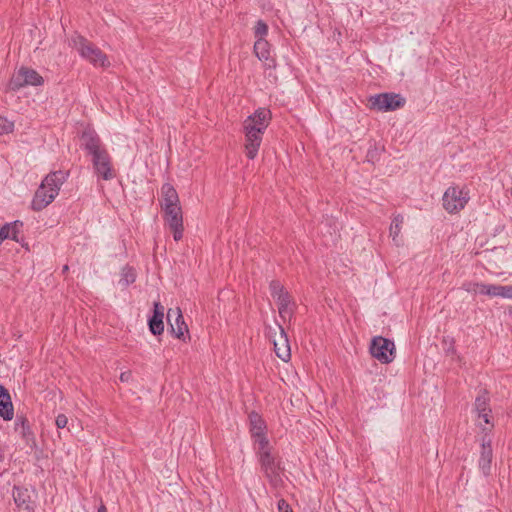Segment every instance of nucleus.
Wrapping results in <instances>:
<instances>
[{"label":"nucleus","instance_id":"nucleus-15","mask_svg":"<svg viewBox=\"0 0 512 512\" xmlns=\"http://www.w3.org/2000/svg\"><path fill=\"white\" fill-rule=\"evenodd\" d=\"M254 54L266 67H274L275 60L272 56L270 45L266 39L255 40Z\"/></svg>","mask_w":512,"mask_h":512},{"label":"nucleus","instance_id":"nucleus-10","mask_svg":"<svg viewBox=\"0 0 512 512\" xmlns=\"http://www.w3.org/2000/svg\"><path fill=\"white\" fill-rule=\"evenodd\" d=\"M258 461L261 470L269 481L273 484L277 483V481L280 480V472L283 469L281 467L280 460H277V457L273 452H269L268 454L260 457Z\"/></svg>","mask_w":512,"mask_h":512},{"label":"nucleus","instance_id":"nucleus-36","mask_svg":"<svg viewBox=\"0 0 512 512\" xmlns=\"http://www.w3.org/2000/svg\"><path fill=\"white\" fill-rule=\"evenodd\" d=\"M68 423V418L66 415L64 414H59L57 417H56V420H55V424L57 426L58 429H63L66 427Z\"/></svg>","mask_w":512,"mask_h":512},{"label":"nucleus","instance_id":"nucleus-19","mask_svg":"<svg viewBox=\"0 0 512 512\" xmlns=\"http://www.w3.org/2000/svg\"><path fill=\"white\" fill-rule=\"evenodd\" d=\"M180 205L178 194L170 184H164L161 188V207H172Z\"/></svg>","mask_w":512,"mask_h":512},{"label":"nucleus","instance_id":"nucleus-17","mask_svg":"<svg viewBox=\"0 0 512 512\" xmlns=\"http://www.w3.org/2000/svg\"><path fill=\"white\" fill-rule=\"evenodd\" d=\"M279 329V339L273 340L274 351L281 360L288 361L291 357L288 336L281 325H279Z\"/></svg>","mask_w":512,"mask_h":512},{"label":"nucleus","instance_id":"nucleus-35","mask_svg":"<svg viewBox=\"0 0 512 512\" xmlns=\"http://www.w3.org/2000/svg\"><path fill=\"white\" fill-rule=\"evenodd\" d=\"M279 512H294L289 503L285 499H280L277 503Z\"/></svg>","mask_w":512,"mask_h":512},{"label":"nucleus","instance_id":"nucleus-43","mask_svg":"<svg viewBox=\"0 0 512 512\" xmlns=\"http://www.w3.org/2000/svg\"><path fill=\"white\" fill-rule=\"evenodd\" d=\"M509 314L512 316V309L509 310Z\"/></svg>","mask_w":512,"mask_h":512},{"label":"nucleus","instance_id":"nucleus-11","mask_svg":"<svg viewBox=\"0 0 512 512\" xmlns=\"http://www.w3.org/2000/svg\"><path fill=\"white\" fill-rule=\"evenodd\" d=\"M491 443V438H489L487 435H484L482 437L478 466L484 476L490 475L491 472V464L493 459V450Z\"/></svg>","mask_w":512,"mask_h":512},{"label":"nucleus","instance_id":"nucleus-7","mask_svg":"<svg viewBox=\"0 0 512 512\" xmlns=\"http://www.w3.org/2000/svg\"><path fill=\"white\" fill-rule=\"evenodd\" d=\"M91 157L94 172L98 177L104 180H112L116 176L111 157L106 149L98 151Z\"/></svg>","mask_w":512,"mask_h":512},{"label":"nucleus","instance_id":"nucleus-16","mask_svg":"<svg viewBox=\"0 0 512 512\" xmlns=\"http://www.w3.org/2000/svg\"><path fill=\"white\" fill-rule=\"evenodd\" d=\"M267 425L264 419L255 411L249 413V432L252 440L266 437Z\"/></svg>","mask_w":512,"mask_h":512},{"label":"nucleus","instance_id":"nucleus-9","mask_svg":"<svg viewBox=\"0 0 512 512\" xmlns=\"http://www.w3.org/2000/svg\"><path fill=\"white\" fill-rule=\"evenodd\" d=\"M166 318L169 332L176 338L185 341V333H188V326L184 321L180 308L168 309Z\"/></svg>","mask_w":512,"mask_h":512},{"label":"nucleus","instance_id":"nucleus-28","mask_svg":"<svg viewBox=\"0 0 512 512\" xmlns=\"http://www.w3.org/2000/svg\"><path fill=\"white\" fill-rule=\"evenodd\" d=\"M269 290L271 293V296L276 300L279 295L285 294L287 292L284 288V286L280 283L278 280H272L269 284Z\"/></svg>","mask_w":512,"mask_h":512},{"label":"nucleus","instance_id":"nucleus-32","mask_svg":"<svg viewBox=\"0 0 512 512\" xmlns=\"http://www.w3.org/2000/svg\"><path fill=\"white\" fill-rule=\"evenodd\" d=\"M390 228V235L392 236V239L396 246H400L402 244V240L398 239V234L400 232V226H389Z\"/></svg>","mask_w":512,"mask_h":512},{"label":"nucleus","instance_id":"nucleus-40","mask_svg":"<svg viewBox=\"0 0 512 512\" xmlns=\"http://www.w3.org/2000/svg\"><path fill=\"white\" fill-rule=\"evenodd\" d=\"M98 512H107V509H106V507L102 504V505L98 508Z\"/></svg>","mask_w":512,"mask_h":512},{"label":"nucleus","instance_id":"nucleus-1","mask_svg":"<svg viewBox=\"0 0 512 512\" xmlns=\"http://www.w3.org/2000/svg\"><path fill=\"white\" fill-rule=\"evenodd\" d=\"M270 120L271 112L266 108H259L244 121V149L249 159H254L257 156L262 142V135L268 127Z\"/></svg>","mask_w":512,"mask_h":512},{"label":"nucleus","instance_id":"nucleus-38","mask_svg":"<svg viewBox=\"0 0 512 512\" xmlns=\"http://www.w3.org/2000/svg\"><path fill=\"white\" fill-rule=\"evenodd\" d=\"M129 377H130V373L129 372H123L120 375V380L122 382H127L129 380Z\"/></svg>","mask_w":512,"mask_h":512},{"label":"nucleus","instance_id":"nucleus-23","mask_svg":"<svg viewBox=\"0 0 512 512\" xmlns=\"http://www.w3.org/2000/svg\"><path fill=\"white\" fill-rule=\"evenodd\" d=\"M254 451L259 459L260 457L273 451V447L270 444L268 437H261L253 440Z\"/></svg>","mask_w":512,"mask_h":512},{"label":"nucleus","instance_id":"nucleus-6","mask_svg":"<svg viewBox=\"0 0 512 512\" xmlns=\"http://www.w3.org/2000/svg\"><path fill=\"white\" fill-rule=\"evenodd\" d=\"M44 83L43 77L35 70L21 67L10 79L9 88L19 90L25 86H40Z\"/></svg>","mask_w":512,"mask_h":512},{"label":"nucleus","instance_id":"nucleus-29","mask_svg":"<svg viewBox=\"0 0 512 512\" xmlns=\"http://www.w3.org/2000/svg\"><path fill=\"white\" fill-rule=\"evenodd\" d=\"M10 239L20 243L22 247H24L26 250H29V245L27 242H25L24 236L19 231L18 226H12Z\"/></svg>","mask_w":512,"mask_h":512},{"label":"nucleus","instance_id":"nucleus-18","mask_svg":"<svg viewBox=\"0 0 512 512\" xmlns=\"http://www.w3.org/2000/svg\"><path fill=\"white\" fill-rule=\"evenodd\" d=\"M14 416V408L10 393L3 385L0 384V417L6 421H10Z\"/></svg>","mask_w":512,"mask_h":512},{"label":"nucleus","instance_id":"nucleus-5","mask_svg":"<svg viewBox=\"0 0 512 512\" xmlns=\"http://www.w3.org/2000/svg\"><path fill=\"white\" fill-rule=\"evenodd\" d=\"M370 353L382 364L391 363L396 356L395 344L388 338L376 336L371 341Z\"/></svg>","mask_w":512,"mask_h":512},{"label":"nucleus","instance_id":"nucleus-33","mask_svg":"<svg viewBox=\"0 0 512 512\" xmlns=\"http://www.w3.org/2000/svg\"><path fill=\"white\" fill-rule=\"evenodd\" d=\"M12 226H1L0 228V245L5 239L11 238Z\"/></svg>","mask_w":512,"mask_h":512},{"label":"nucleus","instance_id":"nucleus-21","mask_svg":"<svg viewBox=\"0 0 512 512\" xmlns=\"http://www.w3.org/2000/svg\"><path fill=\"white\" fill-rule=\"evenodd\" d=\"M164 218L170 224H181L183 221L180 205L162 208Z\"/></svg>","mask_w":512,"mask_h":512},{"label":"nucleus","instance_id":"nucleus-39","mask_svg":"<svg viewBox=\"0 0 512 512\" xmlns=\"http://www.w3.org/2000/svg\"><path fill=\"white\" fill-rule=\"evenodd\" d=\"M471 286H473V284H472V283L464 284V288H465V290H466V291H468V292L472 291Z\"/></svg>","mask_w":512,"mask_h":512},{"label":"nucleus","instance_id":"nucleus-42","mask_svg":"<svg viewBox=\"0 0 512 512\" xmlns=\"http://www.w3.org/2000/svg\"><path fill=\"white\" fill-rule=\"evenodd\" d=\"M67 270H68V266H67V265H65V266L63 267V273H65Z\"/></svg>","mask_w":512,"mask_h":512},{"label":"nucleus","instance_id":"nucleus-30","mask_svg":"<svg viewBox=\"0 0 512 512\" xmlns=\"http://www.w3.org/2000/svg\"><path fill=\"white\" fill-rule=\"evenodd\" d=\"M14 122L0 116V135L12 133Z\"/></svg>","mask_w":512,"mask_h":512},{"label":"nucleus","instance_id":"nucleus-2","mask_svg":"<svg viewBox=\"0 0 512 512\" xmlns=\"http://www.w3.org/2000/svg\"><path fill=\"white\" fill-rule=\"evenodd\" d=\"M65 180L66 173L63 171H55L48 174L35 192L31 204L32 208L39 211L48 206L58 195Z\"/></svg>","mask_w":512,"mask_h":512},{"label":"nucleus","instance_id":"nucleus-27","mask_svg":"<svg viewBox=\"0 0 512 512\" xmlns=\"http://www.w3.org/2000/svg\"><path fill=\"white\" fill-rule=\"evenodd\" d=\"M253 30H254V37L256 40L265 39V37L268 34V26L262 20H259L256 22Z\"/></svg>","mask_w":512,"mask_h":512},{"label":"nucleus","instance_id":"nucleus-25","mask_svg":"<svg viewBox=\"0 0 512 512\" xmlns=\"http://www.w3.org/2000/svg\"><path fill=\"white\" fill-rule=\"evenodd\" d=\"M489 394L486 389H483L480 391L478 396L475 399L474 407L477 413L480 412H491V409L489 408Z\"/></svg>","mask_w":512,"mask_h":512},{"label":"nucleus","instance_id":"nucleus-26","mask_svg":"<svg viewBox=\"0 0 512 512\" xmlns=\"http://www.w3.org/2000/svg\"><path fill=\"white\" fill-rule=\"evenodd\" d=\"M473 287L477 288L476 292L495 297L496 296V284H485V283H473Z\"/></svg>","mask_w":512,"mask_h":512},{"label":"nucleus","instance_id":"nucleus-31","mask_svg":"<svg viewBox=\"0 0 512 512\" xmlns=\"http://www.w3.org/2000/svg\"><path fill=\"white\" fill-rule=\"evenodd\" d=\"M496 296L512 299V285H496Z\"/></svg>","mask_w":512,"mask_h":512},{"label":"nucleus","instance_id":"nucleus-13","mask_svg":"<svg viewBox=\"0 0 512 512\" xmlns=\"http://www.w3.org/2000/svg\"><path fill=\"white\" fill-rule=\"evenodd\" d=\"M164 307L159 301L153 303V314L148 318V328L152 335L159 336L164 332Z\"/></svg>","mask_w":512,"mask_h":512},{"label":"nucleus","instance_id":"nucleus-20","mask_svg":"<svg viewBox=\"0 0 512 512\" xmlns=\"http://www.w3.org/2000/svg\"><path fill=\"white\" fill-rule=\"evenodd\" d=\"M14 430L17 432L27 443L34 439L28 419L24 415L17 414Z\"/></svg>","mask_w":512,"mask_h":512},{"label":"nucleus","instance_id":"nucleus-37","mask_svg":"<svg viewBox=\"0 0 512 512\" xmlns=\"http://www.w3.org/2000/svg\"><path fill=\"white\" fill-rule=\"evenodd\" d=\"M490 413L488 411L478 413V417L482 418L486 424L490 423Z\"/></svg>","mask_w":512,"mask_h":512},{"label":"nucleus","instance_id":"nucleus-22","mask_svg":"<svg viewBox=\"0 0 512 512\" xmlns=\"http://www.w3.org/2000/svg\"><path fill=\"white\" fill-rule=\"evenodd\" d=\"M136 280V271L133 267L128 265L124 266L120 273V279L118 281L119 286L122 289L127 288L130 284Z\"/></svg>","mask_w":512,"mask_h":512},{"label":"nucleus","instance_id":"nucleus-14","mask_svg":"<svg viewBox=\"0 0 512 512\" xmlns=\"http://www.w3.org/2000/svg\"><path fill=\"white\" fill-rule=\"evenodd\" d=\"M80 146L87 150L90 155H93L98 151L105 149L98 135L92 129H85L83 131Z\"/></svg>","mask_w":512,"mask_h":512},{"label":"nucleus","instance_id":"nucleus-24","mask_svg":"<svg viewBox=\"0 0 512 512\" xmlns=\"http://www.w3.org/2000/svg\"><path fill=\"white\" fill-rule=\"evenodd\" d=\"M276 301L278 303L279 315L283 319H285L286 314L292 315L293 311L292 310L289 311L288 308L291 304L295 305V303L292 301V297L289 294V292H285V294L279 295V297L276 299Z\"/></svg>","mask_w":512,"mask_h":512},{"label":"nucleus","instance_id":"nucleus-8","mask_svg":"<svg viewBox=\"0 0 512 512\" xmlns=\"http://www.w3.org/2000/svg\"><path fill=\"white\" fill-rule=\"evenodd\" d=\"M405 103L404 98L398 94L384 93L371 96L368 99V106L371 109L380 111H391L402 107Z\"/></svg>","mask_w":512,"mask_h":512},{"label":"nucleus","instance_id":"nucleus-34","mask_svg":"<svg viewBox=\"0 0 512 512\" xmlns=\"http://www.w3.org/2000/svg\"><path fill=\"white\" fill-rule=\"evenodd\" d=\"M172 228V234L175 241H179L183 237L184 226H170Z\"/></svg>","mask_w":512,"mask_h":512},{"label":"nucleus","instance_id":"nucleus-41","mask_svg":"<svg viewBox=\"0 0 512 512\" xmlns=\"http://www.w3.org/2000/svg\"><path fill=\"white\" fill-rule=\"evenodd\" d=\"M403 221H404V219H403V217H402V216H398V217H396V218H395V222H396V224H397L398 222H403Z\"/></svg>","mask_w":512,"mask_h":512},{"label":"nucleus","instance_id":"nucleus-12","mask_svg":"<svg viewBox=\"0 0 512 512\" xmlns=\"http://www.w3.org/2000/svg\"><path fill=\"white\" fill-rule=\"evenodd\" d=\"M34 492L26 487L14 486L13 498L18 508L27 511L34 512L35 501L33 500Z\"/></svg>","mask_w":512,"mask_h":512},{"label":"nucleus","instance_id":"nucleus-3","mask_svg":"<svg viewBox=\"0 0 512 512\" xmlns=\"http://www.w3.org/2000/svg\"><path fill=\"white\" fill-rule=\"evenodd\" d=\"M470 199V190L465 185H452L442 196V206L449 214H457L465 208Z\"/></svg>","mask_w":512,"mask_h":512},{"label":"nucleus","instance_id":"nucleus-4","mask_svg":"<svg viewBox=\"0 0 512 512\" xmlns=\"http://www.w3.org/2000/svg\"><path fill=\"white\" fill-rule=\"evenodd\" d=\"M73 47L82 58L90 62L93 66L101 68L110 66L107 55L87 39L77 36L73 39Z\"/></svg>","mask_w":512,"mask_h":512}]
</instances>
